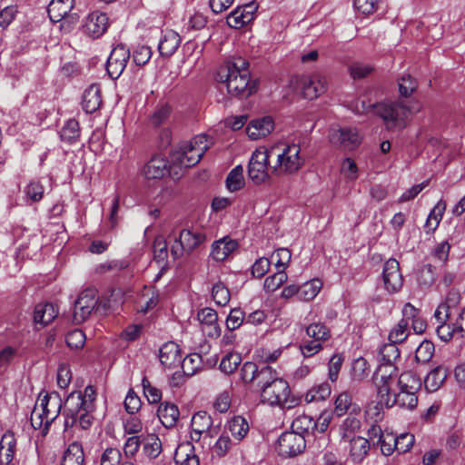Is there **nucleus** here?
<instances>
[{
  "mask_svg": "<svg viewBox=\"0 0 465 465\" xmlns=\"http://www.w3.org/2000/svg\"><path fill=\"white\" fill-rule=\"evenodd\" d=\"M216 80L226 83L228 93L240 98L248 97L256 91L255 84L250 83L249 62L241 56L225 61L218 69Z\"/></svg>",
  "mask_w": 465,
  "mask_h": 465,
  "instance_id": "obj_1",
  "label": "nucleus"
},
{
  "mask_svg": "<svg viewBox=\"0 0 465 465\" xmlns=\"http://www.w3.org/2000/svg\"><path fill=\"white\" fill-rule=\"evenodd\" d=\"M420 387V379L414 372H402L397 381L398 391H394L389 398H386L383 406L388 409L394 406L406 410L415 409L418 404L417 392Z\"/></svg>",
  "mask_w": 465,
  "mask_h": 465,
  "instance_id": "obj_2",
  "label": "nucleus"
},
{
  "mask_svg": "<svg viewBox=\"0 0 465 465\" xmlns=\"http://www.w3.org/2000/svg\"><path fill=\"white\" fill-rule=\"evenodd\" d=\"M361 106L363 111H371L375 115L381 117L386 129L390 131L405 128L406 119L411 113V109L399 100L369 104L367 107L365 102H362Z\"/></svg>",
  "mask_w": 465,
  "mask_h": 465,
  "instance_id": "obj_3",
  "label": "nucleus"
},
{
  "mask_svg": "<svg viewBox=\"0 0 465 465\" xmlns=\"http://www.w3.org/2000/svg\"><path fill=\"white\" fill-rule=\"evenodd\" d=\"M289 85L294 92H300L308 100L316 99L327 89L325 77L319 74L295 75L290 80Z\"/></svg>",
  "mask_w": 465,
  "mask_h": 465,
  "instance_id": "obj_4",
  "label": "nucleus"
},
{
  "mask_svg": "<svg viewBox=\"0 0 465 465\" xmlns=\"http://www.w3.org/2000/svg\"><path fill=\"white\" fill-rule=\"evenodd\" d=\"M398 378V369L395 365H379L372 378L377 390L379 404L383 405L386 398H389L395 391L393 385L397 384Z\"/></svg>",
  "mask_w": 465,
  "mask_h": 465,
  "instance_id": "obj_5",
  "label": "nucleus"
},
{
  "mask_svg": "<svg viewBox=\"0 0 465 465\" xmlns=\"http://www.w3.org/2000/svg\"><path fill=\"white\" fill-rule=\"evenodd\" d=\"M206 240L204 233L192 230L183 229L179 236L174 239V244L171 248V253L174 259H177L184 252L191 253L198 248Z\"/></svg>",
  "mask_w": 465,
  "mask_h": 465,
  "instance_id": "obj_6",
  "label": "nucleus"
},
{
  "mask_svg": "<svg viewBox=\"0 0 465 465\" xmlns=\"http://www.w3.org/2000/svg\"><path fill=\"white\" fill-rule=\"evenodd\" d=\"M103 306L104 309H109L107 303L102 304L99 298L94 292H80L79 297L74 304L73 320L74 323L80 324L84 322L95 307Z\"/></svg>",
  "mask_w": 465,
  "mask_h": 465,
  "instance_id": "obj_7",
  "label": "nucleus"
},
{
  "mask_svg": "<svg viewBox=\"0 0 465 465\" xmlns=\"http://www.w3.org/2000/svg\"><path fill=\"white\" fill-rule=\"evenodd\" d=\"M306 447L305 436L294 431L283 432L277 440L276 450L283 457H294L302 453Z\"/></svg>",
  "mask_w": 465,
  "mask_h": 465,
  "instance_id": "obj_8",
  "label": "nucleus"
},
{
  "mask_svg": "<svg viewBox=\"0 0 465 465\" xmlns=\"http://www.w3.org/2000/svg\"><path fill=\"white\" fill-rule=\"evenodd\" d=\"M269 157L267 150L257 149L252 153L248 164V176L255 184H261L269 178Z\"/></svg>",
  "mask_w": 465,
  "mask_h": 465,
  "instance_id": "obj_9",
  "label": "nucleus"
},
{
  "mask_svg": "<svg viewBox=\"0 0 465 465\" xmlns=\"http://www.w3.org/2000/svg\"><path fill=\"white\" fill-rule=\"evenodd\" d=\"M329 139L332 145L344 151L354 150L361 143V137L357 130L349 127L331 129Z\"/></svg>",
  "mask_w": 465,
  "mask_h": 465,
  "instance_id": "obj_10",
  "label": "nucleus"
},
{
  "mask_svg": "<svg viewBox=\"0 0 465 465\" xmlns=\"http://www.w3.org/2000/svg\"><path fill=\"white\" fill-rule=\"evenodd\" d=\"M300 146L292 143L287 145L282 153L278 154L277 165L273 167L274 172H284L292 173L297 172L302 165L303 161L300 156Z\"/></svg>",
  "mask_w": 465,
  "mask_h": 465,
  "instance_id": "obj_11",
  "label": "nucleus"
},
{
  "mask_svg": "<svg viewBox=\"0 0 465 465\" xmlns=\"http://www.w3.org/2000/svg\"><path fill=\"white\" fill-rule=\"evenodd\" d=\"M290 387L286 381L282 378L277 379L269 386H265L261 391V400L271 406L283 405L290 395Z\"/></svg>",
  "mask_w": 465,
  "mask_h": 465,
  "instance_id": "obj_12",
  "label": "nucleus"
},
{
  "mask_svg": "<svg viewBox=\"0 0 465 465\" xmlns=\"http://www.w3.org/2000/svg\"><path fill=\"white\" fill-rule=\"evenodd\" d=\"M129 58L130 50L123 44L117 45L112 50L106 62V71L110 78L117 79L123 74Z\"/></svg>",
  "mask_w": 465,
  "mask_h": 465,
  "instance_id": "obj_13",
  "label": "nucleus"
},
{
  "mask_svg": "<svg viewBox=\"0 0 465 465\" xmlns=\"http://www.w3.org/2000/svg\"><path fill=\"white\" fill-rule=\"evenodd\" d=\"M94 400L95 391L94 387L87 386L84 389V393L81 391L71 392L67 396L64 404L66 406V410L72 413H76L81 407H86L87 410H94Z\"/></svg>",
  "mask_w": 465,
  "mask_h": 465,
  "instance_id": "obj_14",
  "label": "nucleus"
},
{
  "mask_svg": "<svg viewBox=\"0 0 465 465\" xmlns=\"http://www.w3.org/2000/svg\"><path fill=\"white\" fill-rule=\"evenodd\" d=\"M38 407L41 411V413L45 415V429H49V426L60 414L61 409L63 407V401L60 395L54 391L51 393H45L40 399V404Z\"/></svg>",
  "mask_w": 465,
  "mask_h": 465,
  "instance_id": "obj_15",
  "label": "nucleus"
},
{
  "mask_svg": "<svg viewBox=\"0 0 465 465\" xmlns=\"http://www.w3.org/2000/svg\"><path fill=\"white\" fill-rule=\"evenodd\" d=\"M74 0H52L47 7V13L53 23L62 20L74 23L77 20L76 14H71Z\"/></svg>",
  "mask_w": 465,
  "mask_h": 465,
  "instance_id": "obj_16",
  "label": "nucleus"
},
{
  "mask_svg": "<svg viewBox=\"0 0 465 465\" xmlns=\"http://www.w3.org/2000/svg\"><path fill=\"white\" fill-rule=\"evenodd\" d=\"M382 280L387 291H400L403 284L400 264L395 259H389L383 266Z\"/></svg>",
  "mask_w": 465,
  "mask_h": 465,
  "instance_id": "obj_17",
  "label": "nucleus"
},
{
  "mask_svg": "<svg viewBox=\"0 0 465 465\" xmlns=\"http://www.w3.org/2000/svg\"><path fill=\"white\" fill-rule=\"evenodd\" d=\"M142 173L148 180L162 179L170 173L169 162L163 156L155 154L144 164Z\"/></svg>",
  "mask_w": 465,
  "mask_h": 465,
  "instance_id": "obj_18",
  "label": "nucleus"
},
{
  "mask_svg": "<svg viewBox=\"0 0 465 465\" xmlns=\"http://www.w3.org/2000/svg\"><path fill=\"white\" fill-rule=\"evenodd\" d=\"M108 28V17L104 13L94 12L90 14L84 25V32L95 39L102 36Z\"/></svg>",
  "mask_w": 465,
  "mask_h": 465,
  "instance_id": "obj_19",
  "label": "nucleus"
},
{
  "mask_svg": "<svg viewBox=\"0 0 465 465\" xmlns=\"http://www.w3.org/2000/svg\"><path fill=\"white\" fill-rule=\"evenodd\" d=\"M213 426V419L206 411H198L191 420V440L199 441L203 434L208 435Z\"/></svg>",
  "mask_w": 465,
  "mask_h": 465,
  "instance_id": "obj_20",
  "label": "nucleus"
},
{
  "mask_svg": "<svg viewBox=\"0 0 465 465\" xmlns=\"http://www.w3.org/2000/svg\"><path fill=\"white\" fill-rule=\"evenodd\" d=\"M159 359L163 366L174 369L181 364L182 354L179 345L173 341L164 343L159 351Z\"/></svg>",
  "mask_w": 465,
  "mask_h": 465,
  "instance_id": "obj_21",
  "label": "nucleus"
},
{
  "mask_svg": "<svg viewBox=\"0 0 465 465\" xmlns=\"http://www.w3.org/2000/svg\"><path fill=\"white\" fill-rule=\"evenodd\" d=\"M94 411V410H87L86 407H81L79 408V411L76 413H72L68 410H66V406L64 405V414L65 415V429L73 427L74 425H79L81 429L87 430L92 424V412Z\"/></svg>",
  "mask_w": 465,
  "mask_h": 465,
  "instance_id": "obj_22",
  "label": "nucleus"
},
{
  "mask_svg": "<svg viewBox=\"0 0 465 465\" xmlns=\"http://www.w3.org/2000/svg\"><path fill=\"white\" fill-rule=\"evenodd\" d=\"M274 128V123L272 117L264 116L262 118L252 120L246 127L247 135L252 140H258L267 136Z\"/></svg>",
  "mask_w": 465,
  "mask_h": 465,
  "instance_id": "obj_23",
  "label": "nucleus"
},
{
  "mask_svg": "<svg viewBox=\"0 0 465 465\" xmlns=\"http://www.w3.org/2000/svg\"><path fill=\"white\" fill-rule=\"evenodd\" d=\"M371 449L369 440L361 436H353L349 440V455L353 462H361Z\"/></svg>",
  "mask_w": 465,
  "mask_h": 465,
  "instance_id": "obj_24",
  "label": "nucleus"
},
{
  "mask_svg": "<svg viewBox=\"0 0 465 465\" xmlns=\"http://www.w3.org/2000/svg\"><path fill=\"white\" fill-rule=\"evenodd\" d=\"M202 157L203 154H201L199 150H195L193 145H189L186 143L176 152L174 161L181 166L189 168L197 164Z\"/></svg>",
  "mask_w": 465,
  "mask_h": 465,
  "instance_id": "obj_25",
  "label": "nucleus"
},
{
  "mask_svg": "<svg viewBox=\"0 0 465 465\" xmlns=\"http://www.w3.org/2000/svg\"><path fill=\"white\" fill-rule=\"evenodd\" d=\"M16 450V440L11 431L5 432L0 440V465H11Z\"/></svg>",
  "mask_w": 465,
  "mask_h": 465,
  "instance_id": "obj_26",
  "label": "nucleus"
},
{
  "mask_svg": "<svg viewBox=\"0 0 465 465\" xmlns=\"http://www.w3.org/2000/svg\"><path fill=\"white\" fill-rule=\"evenodd\" d=\"M238 247V242L228 237L214 241L212 244L211 256L217 262L224 261Z\"/></svg>",
  "mask_w": 465,
  "mask_h": 465,
  "instance_id": "obj_27",
  "label": "nucleus"
},
{
  "mask_svg": "<svg viewBox=\"0 0 465 465\" xmlns=\"http://www.w3.org/2000/svg\"><path fill=\"white\" fill-rule=\"evenodd\" d=\"M181 44L180 35L169 30L164 33L158 45V51L163 57H171Z\"/></svg>",
  "mask_w": 465,
  "mask_h": 465,
  "instance_id": "obj_28",
  "label": "nucleus"
},
{
  "mask_svg": "<svg viewBox=\"0 0 465 465\" xmlns=\"http://www.w3.org/2000/svg\"><path fill=\"white\" fill-rule=\"evenodd\" d=\"M102 104L101 89L98 84H92L87 88L83 95V109L87 114L94 113Z\"/></svg>",
  "mask_w": 465,
  "mask_h": 465,
  "instance_id": "obj_29",
  "label": "nucleus"
},
{
  "mask_svg": "<svg viewBox=\"0 0 465 465\" xmlns=\"http://www.w3.org/2000/svg\"><path fill=\"white\" fill-rule=\"evenodd\" d=\"M459 301V292H449V296L444 302H441L434 312V319L438 324L446 323L450 319L451 311Z\"/></svg>",
  "mask_w": 465,
  "mask_h": 465,
  "instance_id": "obj_30",
  "label": "nucleus"
},
{
  "mask_svg": "<svg viewBox=\"0 0 465 465\" xmlns=\"http://www.w3.org/2000/svg\"><path fill=\"white\" fill-rule=\"evenodd\" d=\"M174 460L177 465H199V458L195 454L194 448L190 443L179 445L174 453Z\"/></svg>",
  "mask_w": 465,
  "mask_h": 465,
  "instance_id": "obj_31",
  "label": "nucleus"
},
{
  "mask_svg": "<svg viewBox=\"0 0 465 465\" xmlns=\"http://www.w3.org/2000/svg\"><path fill=\"white\" fill-rule=\"evenodd\" d=\"M179 414L178 407L169 402L161 403L157 411V415L162 424L166 428H172L176 425Z\"/></svg>",
  "mask_w": 465,
  "mask_h": 465,
  "instance_id": "obj_32",
  "label": "nucleus"
},
{
  "mask_svg": "<svg viewBox=\"0 0 465 465\" xmlns=\"http://www.w3.org/2000/svg\"><path fill=\"white\" fill-rule=\"evenodd\" d=\"M448 376L447 369L438 366L431 370L424 379V387L427 391L434 392L438 391Z\"/></svg>",
  "mask_w": 465,
  "mask_h": 465,
  "instance_id": "obj_33",
  "label": "nucleus"
},
{
  "mask_svg": "<svg viewBox=\"0 0 465 465\" xmlns=\"http://www.w3.org/2000/svg\"><path fill=\"white\" fill-rule=\"evenodd\" d=\"M58 315V309L53 303H39L35 309V322L43 325L52 322Z\"/></svg>",
  "mask_w": 465,
  "mask_h": 465,
  "instance_id": "obj_34",
  "label": "nucleus"
},
{
  "mask_svg": "<svg viewBox=\"0 0 465 465\" xmlns=\"http://www.w3.org/2000/svg\"><path fill=\"white\" fill-rule=\"evenodd\" d=\"M173 109L165 102H160L149 116V124L154 128L164 124L170 118Z\"/></svg>",
  "mask_w": 465,
  "mask_h": 465,
  "instance_id": "obj_35",
  "label": "nucleus"
},
{
  "mask_svg": "<svg viewBox=\"0 0 465 465\" xmlns=\"http://www.w3.org/2000/svg\"><path fill=\"white\" fill-rule=\"evenodd\" d=\"M84 461V454L82 445L73 442L64 451L61 465H83Z\"/></svg>",
  "mask_w": 465,
  "mask_h": 465,
  "instance_id": "obj_36",
  "label": "nucleus"
},
{
  "mask_svg": "<svg viewBox=\"0 0 465 465\" xmlns=\"http://www.w3.org/2000/svg\"><path fill=\"white\" fill-rule=\"evenodd\" d=\"M279 378V374L274 369H272L265 362H262L260 364L255 383L262 391V389L265 388V386H269L271 383L274 382V381H276Z\"/></svg>",
  "mask_w": 465,
  "mask_h": 465,
  "instance_id": "obj_37",
  "label": "nucleus"
},
{
  "mask_svg": "<svg viewBox=\"0 0 465 465\" xmlns=\"http://www.w3.org/2000/svg\"><path fill=\"white\" fill-rule=\"evenodd\" d=\"M59 135L61 140L65 143H75L80 137L79 123L75 119H69L61 128Z\"/></svg>",
  "mask_w": 465,
  "mask_h": 465,
  "instance_id": "obj_38",
  "label": "nucleus"
},
{
  "mask_svg": "<svg viewBox=\"0 0 465 465\" xmlns=\"http://www.w3.org/2000/svg\"><path fill=\"white\" fill-rule=\"evenodd\" d=\"M228 429L236 440H242L249 431V424L243 417L234 416L229 420Z\"/></svg>",
  "mask_w": 465,
  "mask_h": 465,
  "instance_id": "obj_39",
  "label": "nucleus"
},
{
  "mask_svg": "<svg viewBox=\"0 0 465 465\" xmlns=\"http://www.w3.org/2000/svg\"><path fill=\"white\" fill-rule=\"evenodd\" d=\"M396 344V342L391 341L380 349V365H394L395 361L400 358V351Z\"/></svg>",
  "mask_w": 465,
  "mask_h": 465,
  "instance_id": "obj_40",
  "label": "nucleus"
},
{
  "mask_svg": "<svg viewBox=\"0 0 465 465\" xmlns=\"http://www.w3.org/2000/svg\"><path fill=\"white\" fill-rule=\"evenodd\" d=\"M291 428L295 433L305 436L306 433H309L314 428H318V425L311 416L303 414L298 416L292 421Z\"/></svg>",
  "mask_w": 465,
  "mask_h": 465,
  "instance_id": "obj_41",
  "label": "nucleus"
},
{
  "mask_svg": "<svg viewBox=\"0 0 465 465\" xmlns=\"http://www.w3.org/2000/svg\"><path fill=\"white\" fill-rule=\"evenodd\" d=\"M143 451L149 459H155L160 455L162 442L157 435L149 434L144 438Z\"/></svg>",
  "mask_w": 465,
  "mask_h": 465,
  "instance_id": "obj_42",
  "label": "nucleus"
},
{
  "mask_svg": "<svg viewBox=\"0 0 465 465\" xmlns=\"http://www.w3.org/2000/svg\"><path fill=\"white\" fill-rule=\"evenodd\" d=\"M306 334L313 341L322 344L331 338L330 330L321 322L312 323L306 328Z\"/></svg>",
  "mask_w": 465,
  "mask_h": 465,
  "instance_id": "obj_43",
  "label": "nucleus"
},
{
  "mask_svg": "<svg viewBox=\"0 0 465 465\" xmlns=\"http://www.w3.org/2000/svg\"><path fill=\"white\" fill-rule=\"evenodd\" d=\"M331 388L328 382H322L317 386L312 387L305 394L306 402H313L324 401L330 397Z\"/></svg>",
  "mask_w": 465,
  "mask_h": 465,
  "instance_id": "obj_44",
  "label": "nucleus"
},
{
  "mask_svg": "<svg viewBox=\"0 0 465 465\" xmlns=\"http://www.w3.org/2000/svg\"><path fill=\"white\" fill-rule=\"evenodd\" d=\"M243 169L241 165L234 167L226 177V187L230 192H236L244 185Z\"/></svg>",
  "mask_w": 465,
  "mask_h": 465,
  "instance_id": "obj_45",
  "label": "nucleus"
},
{
  "mask_svg": "<svg viewBox=\"0 0 465 465\" xmlns=\"http://www.w3.org/2000/svg\"><path fill=\"white\" fill-rule=\"evenodd\" d=\"M445 210L446 203L442 200L439 201L427 218L425 227L428 229V232H434L437 229Z\"/></svg>",
  "mask_w": 465,
  "mask_h": 465,
  "instance_id": "obj_46",
  "label": "nucleus"
},
{
  "mask_svg": "<svg viewBox=\"0 0 465 465\" xmlns=\"http://www.w3.org/2000/svg\"><path fill=\"white\" fill-rule=\"evenodd\" d=\"M197 319L201 324L213 327L214 332L217 336L220 335V329L217 325L218 315L217 312L211 308H203L197 313Z\"/></svg>",
  "mask_w": 465,
  "mask_h": 465,
  "instance_id": "obj_47",
  "label": "nucleus"
},
{
  "mask_svg": "<svg viewBox=\"0 0 465 465\" xmlns=\"http://www.w3.org/2000/svg\"><path fill=\"white\" fill-rule=\"evenodd\" d=\"M202 357L198 353L187 355L183 361H181L183 372L186 376H193L201 368Z\"/></svg>",
  "mask_w": 465,
  "mask_h": 465,
  "instance_id": "obj_48",
  "label": "nucleus"
},
{
  "mask_svg": "<svg viewBox=\"0 0 465 465\" xmlns=\"http://www.w3.org/2000/svg\"><path fill=\"white\" fill-rule=\"evenodd\" d=\"M395 443L396 436L388 431L381 433L379 439L376 440V444L380 446L381 453L385 456L392 454L396 448Z\"/></svg>",
  "mask_w": 465,
  "mask_h": 465,
  "instance_id": "obj_49",
  "label": "nucleus"
},
{
  "mask_svg": "<svg viewBox=\"0 0 465 465\" xmlns=\"http://www.w3.org/2000/svg\"><path fill=\"white\" fill-rule=\"evenodd\" d=\"M399 93L401 97H410L417 89L418 82L410 74L401 76L398 81Z\"/></svg>",
  "mask_w": 465,
  "mask_h": 465,
  "instance_id": "obj_50",
  "label": "nucleus"
},
{
  "mask_svg": "<svg viewBox=\"0 0 465 465\" xmlns=\"http://www.w3.org/2000/svg\"><path fill=\"white\" fill-rule=\"evenodd\" d=\"M242 357L239 353H227L221 361L220 369L225 374L232 373L241 364Z\"/></svg>",
  "mask_w": 465,
  "mask_h": 465,
  "instance_id": "obj_51",
  "label": "nucleus"
},
{
  "mask_svg": "<svg viewBox=\"0 0 465 465\" xmlns=\"http://www.w3.org/2000/svg\"><path fill=\"white\" fill-rule=\"evenodd\" d=\"M26 198L31 202L36 203L43 199L45 188L39 181H31L24 189Z\"/></svg>",
  "mask_w": 465,
  "mask_h": 465,
  "instance_id": "obj_52",
  "label": "nucleus"
},
{
  "mask_svg": "<svg viewBox=\"0 0 465 465\" xmlns=\"http://www.w3.org/2000/svg\"><path fill=\"white\" fill-rule=\"evenodd\" d=\"M288 276L283 270H279L274 274L267 277L264 281L265 291H277L287 282Z\"/></svg>",
  "mask_w": 465,
  "mask_h": 465,
  "instance_id": "obj_53",
  "label": "nucleus"
},
{
  "mask_svg": "<svg viewBox=\"0 0 465 465\" xmlns=\"http://www.w3.org/2000/svg\"><path fill=\"white\" fill-rule=\"evenodd\" d=\"M434 353V344L430 341H423L417 348L415 359L418 362H428Z\"/></svg>",
  "mask_w": 465,
  "mask_h": 465,
  "instance_id": "obj_54",
  "label": "nucleus"
},
{
  "mask_svg": "<svg viewBox=\"0 0 465 465\" xmlns=\"http://www.w3.org/2000/svg\"><path fill=\"white\" fill-rule=\"evenodd\" d=\"M408 326L409 322L406 320H401L391 331L389 340L396 343L403 342L408 337Z\"/></svg>",
  "mask_w": 465,
  "mask_h": 465,
  "instance_id": "obj_55",
  "label": "nucleus"
},
{
  "mask_svg": "<svg viewBox=\"0 0 465 465\" xmlns=\"http://www.w3.org/2000/svg\"><path fill=\"white\" fill-rule=\"evenodd\" d=\"M168 256V245L166 240L159 235L153 242V257L157 262H164Z\"/></svg>",
  "mask_w": 465,
  "mask_h": 465,
  "instance_id": "obj_56",
  "label": "nucleus"
},
{
  "mask_svg": "<svg viewBox=\"0 0 465 465\" xmlns=\"http://www.w3.org/2000/svg\"><path fill=\"white\" fill-rule=\"evenodd\" d=\"M260 365L252 361H246L241 368V379L245 383L255 382Z\"/></svg>",
  "mask_w": 465,
  "mask_h": 465,
  "instance_id": "obj_57",
  "label": "nucleus"
},
{
  "mask_svg": "<svg viewBox=\"0 0 465 465\" xmlns=\"http://www.w3.org/2000/svg\"><path fill=\"white\" fill-rule=\"evenodd\" d=\"M122 453L116 448H107L101 456L100 465H121Z\"/></svg>",
  "mask_w": 465,
  "mask_h": 465,
  "instance_id": "obj_58",
  "label": "nucleus"
},
{
  "mask_svg": "<svg viewBox=\"0 0 465 465\" xmlns=\"http://www.w3.org/2000/svg\"><path fill=\"white\" fill-rule=\"evenodd\" d=\"M142 385L143 389V394L150 403H158L162 399L161 391L153 386L146 377L142 380Z\"/></svg>",
  "mask_w": 465,
  "mask_h": 465,
  "instance_id": "obj_59",
  "label": "nucleus"
},
{
  "mask_svg": "<svg viewBox=\"0 0 465 465\" xmlns=\"http://www.w3.org/2000/svg\"><path fill=\"white\" fill-rule=\"evenodd\" d=\"M291 257V251L287 248H278L272 254V259L275 260V266L283 271L288 266Z\"/></svg>",
  "mask_w": 465,
  "mask_h": 465,
  "instance_id": "obj_60",
  "label": "nucleus"
},
{
  "mask_svg": "<svg viewBox=\"0 0 465 465\" xmlns=\"http://www.w3.org/2000/svg\"><path fill=\"white\" fill-rule=\"evenodd\" d=\"M334 412L338 416L344 415L351 405V396L347 391H343L338 395L335 400Z\"/></svg>",
  "mask_w": 465,
  "mask_h": 465,
  "instance_id": "obj_61",
  "label": "nucleus"
},
{
  "mask_svg": "<svg viewBox=\"0 0 465 465\" xmlns=\"http://www.w3.org/2000/svg\"><path fill=\"white\" fill-rule=\"evenodd\" d=\"M418 281L423 287H430L435 281L434 267L430 264L424 265L419 271Z\"/></svg>",
  "mask_w": 465,
  "mask_h": 465,
  "instance_id": "obj_62",
  "label": "nucleus"
},
{
  "mask_svg": "<svg viewBox=\"0 0 465 465\" xmlns=\"http://www.w3.org/2000/svg\"><path fill=\"white\" fill-rule=\"evenodd\" d=\"M232 440L227 435H221L213 447V452L218 457L225 456L232 448Z\"/></svg>",
  "mask_w": 465,
  "mask_h": 465,
  "instance_id": "obj_63",
  "label": "nucleus"
},
{
  "mask_svg": "<svg viewBox=\"0 0 465 465\" xmlns=\"http://www.w3.org/2000/svg\"><path fill=\"white\" fill-rule=\"evenodd\" d=\"M65 341L70 348L79 349L85 342V335L81 330H74L67 333Z\"/></svg>",
  "mask_w": 465,
  "mask_h": 465,
  "instance_id": "obj_64",
  "label": "nucleus"
}]
</instances>
